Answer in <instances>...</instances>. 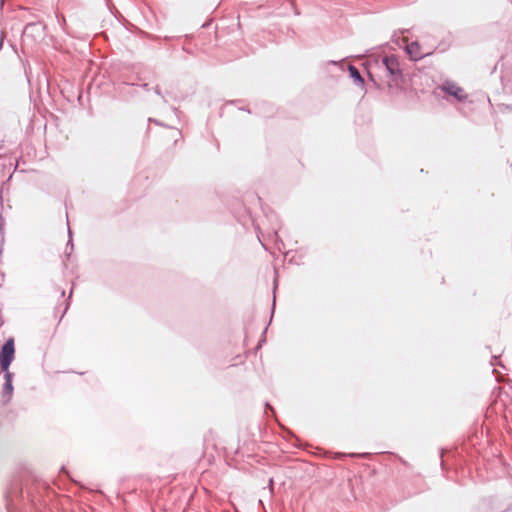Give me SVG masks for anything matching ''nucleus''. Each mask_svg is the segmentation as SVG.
<instances>
[{"mask_svg": "<svg viewBox=\"0 0 512 512\" xmlns=\"http://www.w3.org/2000/svg\"><path fill=\"white\" fill-rule=\"evenodd\" d=\"M382 62L391 76L399 77L401 75L399 61L395 55L385 56Z\"/></svg>", "mask_w": 512, "mask_h": 512, "instance_id": "2", "label": "nucleus"}, {"mask_svg": "<svg viewBox=\"0 0 512 512\" xmlns=\"http://www.w3.org/2000/svg\"><path fill=\"white\" fill-rule=\"evenodd\" d=\"M348 71L350 77L354 80L355 84L359 86H362L364 84V79L362 78L359 70L355 66L348 65Z\"/></svg>", "mask_w": 512, "mask_h": 512, "instance_id": "7", "label": "nucleus"}, {"mask_svg": "<svg viewBox=\"0 0 512 512\" xmlns=\"http://www.w3.org/2000/svg\"><path fill=\"white\" fill-rule=\"evenodd\" d=\"M15 348H14V340L12 338L8 339L2 347V356L10 359L14 358Z\"/></svg>", "mask_w": 512, "mask_h": 512, "instance_id": "6", "label": "nucleus"}, {"mask_svg": "<svg viewBox=\"0 0 512 512\" xmlns=\"http://www.w3.org/2000/svg\"><path fill=\"white\" fill-rule=\"evenodd\" d=\"M5 382L3 386V394L2 399L3 403L6 404L11 400L13 394V385H12V374L10 371H7L4 375Z\"/></svg>", "mask_w": 512, "mask_h": 512, "instance_id": "4", "label": "nucleus"}, {"mask_svg": "<svg viewBox=\"0 0 512 512\" xmlns=\"http://www.w3.org/2000/svg\"><path fill=\"white\" fill-rule=\"evenodd\" d=\"M439 89L454 97L459 102H465L468 98V95L465 93L464 89L452 81H445L439 87Z\"/></svg>", "mask_w": 512, "mask_h": 512, "instance_id": "1", "label": "nucleus"}, {"mask_svg": "<svg viewBox=\"0 0 512 512\" xmlns=\"http://www.w3.org/2000/svg\"><path fill=\"white\" fill-rule=\"evenodd\" d=\"M142 87H143L144 89L148 90V84H147V83L142 84Z\"/></svg>", "mask_w": 512, "mask_h": 512, "instance_id": "11", "label": "nucleus"}, {"mask_svg": "<svg viewBox=\"0 0 512 512\" xmlns=\"http://www.w3.org/2000/svg\"><path fill=\"white\" fill-rule=\"evenodd\" d=\"M266 407L272 410V407L269 404H266Z\"/></svg>", "mask_w": 512, "mask_h": 512, "instance_id": "13", "label": "nucleus"}, {"mask_svg": "<svg viewBox=\"0 0 512 512\" xmlns=\"http://www.w3.org/2000/svg\"><path fill=\"white\" fill-rule=\"evenodd\" d=\"M153 90H154L155 94H156V95H158V96L163 100V102H167V101H166V99H165V97L162 95L161 90H160V88H159V86H158V85H156V86L153 88Z\"/></svg>", "mask_w": 512, "mask_h": 512, "instance_id": "9", "label": "nucleus"}, {"mask_svg": "<svg viewBox=\"0 0 512 512\" xmlns=\"http://www.w3.org/2000/svg\"><path fill=\"white\" fill-rule=\"evenodd\" d=\"M367 454L366 453H362V454H351V457H366Z\"/></svg>", "mask_w": 512, "mask_h": 512, "instance_id": "10", "label": "nucleus"}, {"mask_svg": "<svg viewBox=\"0 0 512 512\" xmlns=\"http://www.w3.org/2000/svg\"><path fill=\"white\" fill-rule=\"evenodd\" d=\"M43 29H44V27L42 26L41 23H38V22L28 23L25 26L24 30H23V38L24 39H26V38H32V39L40 38L43 35Z\"/></svg>", "mask_w": 512, "mask_h": 512, "instance_id": "3", "label": "nucleus"}, {"mask_svg": "<svg viewBox=\"0 0 512 512\" xmlns=\"http://www.w3.org/2000/svg\"><path fill=\"white\" fill-rule=\"evenodd\" d=\"M68 233H69V237L71 238V230H70L69 226H68ZM69 242H71V239L69 240Z\"/></svg>", "mask_w": 512, "mask_h": 512, "instance_id": "12", "label": "nucleus"}, {"mask_svg": "<svg viewBox=\"0 0 512 512\" xmlns=\"http://www.w3.org/2000/svg\"><path fill=\"white\" fill-rule=\"evenodd\" d=\"M13 359H10V358H7V357H1L0 359V362H1V368L2 370L7 373V371H9V366L11 364Z\"/></svg>", "mask_w": 512, "mask_h": 512, "instance_id": "8", "label": "nucleus"}, {"mask_svg": "<svg viewBox=\"0 0 512 512\" xmlns=\"http://www.w3.org/2000/svg\"><path fill=\"white\" fill-rule=\"evenodd\" d=\"M406 52L414 61L420 60L427 55L420 52V45L418 44V42H412L408 44L406 46Z\"/></svg>", "mask_w": 512, "mask_h": 512, "instance_id": "5", "label": "nucleus"}]
</instances>
